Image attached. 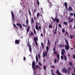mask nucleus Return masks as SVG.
<instances>
[{"label":"nucleus","instance_id":"obj_33","mask_svg":"<svg viewBox=\"0 0 75 75\" xmlns=\"http://www.w3.org/2000/svg\"><path fill=\"white\" fill-rule=\"evenodd\" d=\"M28 11L30 16H31V12H30V9H29Z\"/></svg>","mask_w":75,"mask_h":75},{"label":"nucleus","instance_id":"obj_18","mask_svg":"<svg viewBox=\"0 0 75 75\" xmlns=\"http://www.w3.org/2000/svg\"><path fill=\"white\" fill-rule=\"evenodd\" d=\"M36 62H38V56L37 55H36Z\"/></svg>","mask_w":75,"mask_h":75},{"label":"nucleus","instance_id":"obj_32","mask_svg":"<svg viewBox=\"0 0 75 75\" xmlns=\"http://www.w3.org/2000/svg\"><path fill=\"white\" fill-rule=\"evenodd\" d=\"M50 40H48V45L49 46L50 45Z\"/></svg>","mask_w":75,"mask_h":75},{"label":"nucleus","instance_id":"obj_11","mask_svg":"<svg viewBox=\"0 0 75 75\" xmlns=\"http://www.w3.org/2000/svg\"><path fill=\"white\" fill-rule=\"evenodd\" d=\"M32 67L34 68V66H35V62L33 61L32 62Z\"/></svg>","mask_w":75,"mask_h":75},{"label":"nucleus","instance_id":"obj_22","mask_svg":"<svg viewBox=\"0 0 75 75\" xmlns=\"http://www.w3.org/2000/svg\"><path fill=\"white\" fill-rule=\"evenodd\" d=\"M69 65H70V66H72L73 65V64L71 62H69Z\"/></svg>","mask_w":75,"mask_h":75},{"label":"nucleus","instance_id":"obj_41","mask_svg":"<svg viewBox=\"0 0 75 75\" xmlns=\"http://www.w3.org/2000/svg\"><path fill=\"white\" fill-rule=\"evenodd\" d=\"M13 25L14 27H15L16 28H18L17 27V26H16V25H15V24H13Z\"/></svg>","mask_w":75,"mask_h":75},{"label":"nucleus","instance_id":"obj_30","mask_svg":"<svg viewBox=\"0 0 75 75\" xmlns=\"http://www.w3.org/2000/svg\"><path fill=\"white\" fill-rule=\"evenodd\" d=\"M49 28H52V26L51 25H50L49 26Z\"/></svg>","mask_w":75,"mask_h":75},{"label":"nucleus","instance_id":"obj_58","mask_svg":"<svg viewBox=\"0 0 75 75\" xmlns=\"http://www.w3.org/2000/svg\"><path fill=\"white\" fill-rule=\"evenodd\" d=\"M51 68H55V66H51Z\"/></svg>","mask_w":75,"mask_h":75},{"label":"nucleus","instance_id":"obj_4","mask_svg":"<svg viewBox=\"0 0 75 75\" xmlns=\"http://www.w3.org/2000/svg\"><path fill=\"white\" fill-rule=\"evenodd\" d=\"M62 51L61 54L62 55H65V54H64V53H65V49H63L62 50Z\"/></svg>","mask_w":75,"mask_h":75},{"label":"nucleus","instance_id":"obj_35","mask_svg":"<svg viewBox=\"0 0 75 75\" xmlns=\"http://www.w3.org/2000/svg\"><path fill=\"white\" fill-rule=\"evenodd\" d=\"M54 54L55 55H57V52H56V51H54Z\"/></svg>","mask_w":75,"mask_h":75},{"label":"nucleus","instance_id":"obj_1","mask_svg":"<svg viewBox=\"0 0 75 75\" xmlns=\"http://www.w3.org/2000/svg\"><path fill=\"white\" fill-rule=\"evenodd\" d=\"M28 43L27 45V46L29 48V50L30 52H32L31 51H32V48H31V45L30 44V42L29 41L28 42Z\"/></svg>","mask_w":75,"mask_h":75},{"label":"nucleus","instance_id":"obj_14","mask_svg":"<svg viewBox=\"0 0 75 75\" xmlns=\"http://www.w3.org/2000/svg\"><path fill=\"white\" fill-rule=\"evenodd\" d=\"M64 6H65V7H66V8L67 9V2H65L64 3Z\"/></svg>","mask_w":75,"mask_h":75},{"label":"nucleus","instance_id":"obj_54","mask_svg":"<svg viewBox=\"0 0 75 75\" xmlns=\"http://www.w3.org/2000/svg\"><path fill=\"white\" fill-rule=\"evenodd\" d=\"M68 20H71V16H69L68 18L67 19Z\"/></svg>","mask_w":75,"mask_h":75},{"label":"nucleus","instance_id":"obj_23","mask_svg":"<svg viewBox=\"0 0 75 75\" xmlns=\"http://www.w3.org/2000/svg\"><path fill=\"white\" fill-rule=\"evenodd\" d=\"M63 24H64V25H67V24H68V23L66 22H63Z\"/></svg>","mask_w":75,"mask_h":75},{"label":"nucleus","instance_id":"obj_48","mask_svg":"<svg viewBox=\"0 0 75 75\" xmlns=\"http://www.w3.org/2000/svg\"><path fill=\"white\" fill-rule=\"evenodd\" d=\"M43 56L44 57H45V54L44 52L43 53Z\"/></svg>","mask_w":75,"mask_h":75},{"label":"nucleus","instance_id":"obj_2","mask_svg":"<svg viewBox=\"0 0 75 75\" xmlns=\"http://www.w3.org/2000/svg\"><path fill=\"white\" fill-rule=\"evenodd\" d=\"M28 19H26V25H24V24H23L22 25L24 27H27V26H28Z\"/></svg>","mask_w":75,"mask_h":75},{"label":"nucleus","instance_id":"obj_52","mask_svg":"<svg viewBox=\"0 0 75 75\" xmlns=\"http://www.w3.org/2000/svg\"><path fill=\"white\" fill-rule=\"evenodd\" d=\"M38 63L39 65H40V66H41L42 65L41 63H40V62H39Z\"/></svg>","mask_w":75,"mask_h":75},{"label":"nucleus","instance_id":"obj_47","mask_svg":"<svg viewBox=\"0 0 75 75\" xmlns=\"http://www.w3.org/2000/svg\"><path fill=\"white\" fill-rule=\"evenodd\" d=\"M74 15V13H70V16H73Z\"/></svg>","mask_w":75,"mask_h":75},{"label":"nucleus","instance_id":"obj_45","mask_svg":"<svg viewBox=\"0 0 75 75\" xmlns=\"http://www.w3.org/2000/svg\"><path fill=\"white\" fill-rule=\"evenodd\" d=\"M35 42L36 44V46H37V44H38V43H37V41L35 40Z\"/></svg>","mask_w":75,"mask_h":75},{"label":"nucleus","instance_id":"obj_53","mask_svg":"<svg viewBox=\"0 0 75 75\" xmlns=\"http://www.w3.org/2000/svg\"><path fill=\"white\" fill-rule=\"evenodd\" d=\"M38 68L39 69H40V70H41V67H40V66H38Z\"/></svg>","mask_w":75,"mask_h":75},{"label":"nucleus","instance_id":"obj_25","mask_svg":"<svg viewBox=\"0 0 75 75\" xmlns=\"http://www.w3.org/2000/svg\"><path fill=\"white\" fill-rule=\"evenodd\" d=\"M34 22V19H33V18H32V21H31V24H33V23Z\"/></svg>","mask_w":75,"mask_h":75},{"label":"nucleus","instance_id":"obj_31","mask_svg":"<svg viewBox=\"0 0 75 75\" xmlns=\"http://www.w3.org/2000/svg\"><path fill=\"white\" fill-rule=\"evenodd\" d=\"M59 46L60 47H64V46L62 44H60Z\"/></svg>","mask_w":75,"mask_h":75},{"label":"nucleus","instance_id":"obj_61","mask_svg":"<svg viewBox=\"0 0 75 75\" xmlns=\"http://www.w3.org/2000/svg\"><path fill=\"white\" fill-rule=\"evenodd\" d=\"M34 19L35 20H36V17H35L34 16Z\"/></svg>","mask_w":75,"mask_h":75},{"label":"nucleus","instance_id":"obj_7","mask_svg":"<svg viewBox=\"0 0 75 75\" xmlns=\"http://www.w3.org/2000/svg\"><path fill=\"white\" fill-rule=\"evenodd\" d=\"M15 43L16 45H17V44H20V41L18 40H16L15 41Z\"/></svg>","mask_w":75,"mask_h":75},{"label":"nucleus","instance_id":"obj_27","mask_svg":"<svg viewBox=\"0 0 75 75\" xmlns=\"http://www.w3.org/2000/svg\"><path fill=\"white\" fill-rule=\"evenodd\" d=\"M30 36H32V35H34V33L32 32L30 34Z\"/></svg>","mask_w":75,"mask_h":75},{"label":"nucleus","instance_id":"obj_17","mask_svg":"<svg viewBox=\"0 0 75 75\" xmlns=\"http://www.w3.org/2000/svg\"><path fill=\"white\" fill-rule=\"evenodd\" d=\"M30 26H28L27 28V33H28V31H29V29H30Z\"/></svg>","mask_w":75,"mask_h":75},{"label":"nucleus","instance_id":"obj_50","mask_svg":"<svg viewBox=\"0 0 75 75\" xmlns=\"http://www.w3.org/2000/svg\"><path fill=\"white\" fill-rule=\"evenodd\" d=\"M54 62L55 64H56L57 62V59H55L54 60Z\"/></svg>","mask_w":75,"mask_h":75},{"label":"nucleus","instance_id":"obj_56","mask_svg":"<svg viewBox=\"0 0 75 75\" xmlns=\"http://www.w3.org/2000/svg\"><path fill=\"white\" fill-rule=\"evenodd\" d=\"M23 60L24 61H25V60H26V59H25V57H24Z\"/></svg>","mask_w":75,"mask_h":75},{"label":"nucleus","instance_id":"obj_9","mask_svg":"<svg viewBox=\"0 0 75 75\" xmlns=\"http://www.w3.org/2000/svg\"><path fill=\"white\" fill-rule=\"evenodd\" d=\"M55 21L58 24L59 23V19L58 18H57V17L55 18Z\"/></svg>","mask_w":75,"mask_h":75},{"label":"nucleus","instance_id":"obj_60","mask_svg":"<svg viewBox=\"0 0 75 75\" xmlns=\"http://www.w3.org/2000/svg\"><path fill=\"white\" fill-rule=\"evenodd\" d=\"M40 36L41 37H43V35H42V33H41Z\"/></svg>","mask_w":75,"mask_h":75},{"label":"nucleus","instance_id":"obj_42","mask_svg":"<svg viewBox=\"0 0 75 75\" xmlns=\"http://www.w3.org/2000/svg\"><path fill=\"white\" fill-rule=\"evenodd\" d=\"M70 38L71 39H72V38H73V37L72 36V35H70Z\"/></svg>","mask_w":75,"mask_h":75},{"label":"nucleus","instance_id":"obj_3","mask_svg":"<svg viewBox=\"0 0 75 75\" xmlns=\"http://www.w3.org/2000/svg\"><path fill=\"white\" fill-rule=\"evenodd\" d=\"M62 72H64L65 74H67L68 72V70L67 69H65V68H63V69H62Z\"/></svg>","mask_w":75,"mask_h":75},{"label":"nucleus","instance_id":"obj_21","mask_svg":"<svg viewBox=\"0 0 75 75\" xmlns=\"http://www.w3.org/2000/svg\"><path fill=\"white\" fill-rule=\"evenodd\" d=\"M40 14L39 13H38L37 15V18H38V17H39V16H40Z\"/></svg>","mask_w":75,"mask_h":75},{"label":"nucleus","instance_id":"obj_44","mask_svg":"<svg viewBox=\"0 0 75 75\" xmlns=\"http://www.w3.org/2000/svg\"><path fill=\"white\" fill-rule=\"evenodd\" d=\"M73 58H74V59L75 60V54L73 55Z\"/></svg>","mask_w":75,"mask_h":75},{"label":"nucleus","instance_id":"obj_16","mask_svg":"<svg viewBox=\"0 0 75 75\" xmlns=\"http://www.w3.org/2000/svg\"><path fill=\"white\" fill-rule=\"evenodd\" d=\"M73 19H71L70 20H69V23H72L73 22Z\"/></svg>","mask_w":75,"mask_h":75},{"label":"nucleus","instance_id":"obj_55","mask_svg":"<svg viewBox=\"0 0 75 75\" xmlns=\"http://www.w3.org/2000/svg\"><path fill=\"white\" fill-rule=\"evenodd\" d=\"M38 29H39V30H40V29H41V26H39Z\"/></svg>","mask_w":75,"mask_h":75},{"label":"nucleus","instance_id":"obj_40","mask_svg":"<svg viewBox=\"0 0 75 75\" xmlns=\"http://www.w3.org/2000/svg\"><path fill=\"white\" fill-rule=\"evenodd\" d=\"M43 32L44 34H45V33H46V31H45V30L44 29L43 30Z\"/></svg>","mask_w":75,"mask_h":75},{"label":"nucleus","instance_id":"obj_29","mask_svg":"<svg viewBox=\"0 0 75 75\" xmlns=\"http://www.w3.org/2000/svg\"><path fill=\"white\" fill-rule=\"evenodd\" d=\"M36 29H37V28H38V25H37V23H36V25L35 26Z\"/></svg>","mask_w":75,"mask_h":75},{"label":"nucleus","instance_id":"obj_28","mask_svg":"<svg viewBox=\"0 0 75 75\" xmlns=\"http://www.w3.org/2000/svg\"><path fill=\"white\" fill-rule=\"evenodd\" d=\"M64 58L65 61H67V58L66 56L65 55L64 56Z\"/></svg>","mask_w":75,"mask_h":75},{"label":"nucleus","instance_id":"obj_63","mask_svg":"<svg viewBox=\"0 0 75 75\" xmlns=\"http://www.w3.org/2000/svg\"><path fill=\"white\" fill-rule=\"evenodd\" d=\"M53 50L54 51H55V46L54 47L53 49Z\"/></svg>","mask_w":75,"mask_h":75},{"label":"nucleus","instance_id":"obj_8","mask_svg":"<svg viewBox=\"0 0 75 75\" xmlns=\"http://www.w3.org/2000/svg\"><path fill=\"white\" fill-rule=\"evenodd\" d=\"M65 47L66 48V50H68L69 49V45H66L65 46Z\"/></svg>","mask_w":75,"mask_h":75},{"label":"nucleus","instance_id":"obj_15","mask_svg":"<svg viewBox=\"0 0 75 75\" xmlns=\"http://www.w3.org/2000/svg\"><path fill=\"white\" fill-rule=\"evenodd\" d=\"M55 31L54 32V34H56L57 33V26H56V29H55Z\"/></svg>","mask_w":75,"mask_h":75},{"label":"nucleus","instance_id":"obj_46","mask_svg":"<svg viewBox=\"0 0 75 75\" xmlns=\"http://www.w3.org/2000/svg\"><path fill=\"white\" fill-rule=\"evenodd\" d=\"M58 26L59 27H61V28H62V26H61V25L60 24H59Z\"/></svg>","mask_w":75,"mask_h":75},{"label":"nucleus","instance_id":"obj_39","mask_svg":"<svg viewBox=\"0 0 75 75\" xmlns=\"http://www.w3.org/2000/svg\"><path fill=\"white\" fill-rule=\"evenodd\" d=\"M62 33H65V30H64V28L62 30Z\"/></svg>","mask_w":75,"mask_h":75},{"label":"nucleus","instance_id":"obj_43","mask_svg":"<svg viewBox=\"0 0 75 75\" xmlns=\"http://www.w3.org/2000/svg\"><path fill=\"white\" fill-rule=\"evenodd\" d=\"M51 18L52 19L53 21H54V22H55V19H54V18H53V17H51Z\"/></svg>","mask_w":75,"mask_h":75},{"label":"nucleus","instance_id":"obj_64","mask_svg":"<svg viewBox=\"0 0 75 75\" xmlns=\"http://www.w3.org/2000/svg\"><path fill=\"white\" fill-rule=\"evenodd\" d=\"M69 27L70 28H72V26H71V25H70Z\"/></svg>","mask_w":75,"mask_h":75},{"label":"nucleus","instance_id":"obj_19","mask_svg":"<svg viewBox=\"0 0 75 75\" xmlns=\"http://www.w3.org/2000/svg\"><path fill=\"white\" fill-rule=\"evenodd\" d=\"M71 68H72L71 67H69L68 69V71H70L71 70Z\"/></svg>","mask_w":75,"mask_h":75},{"label":"nucleus","instance_id":"obj_6","mask_svg":"<svg viewBox=\"0 0 75 75\" xmlns=\"http://www.w3.org/2000/svg\"><path fill=\"white\" fill-rule=\"evenodd\" d=\"M38 66L37 65H35V66H34V67H32V69H33V70H34L35 71V69L37 70V69L38 68Z\"/></svg>","mask_w":75,"mask_h":75},{"label":"nucleus","instance_id":"obj_20","mask_svg":"<svg viewBox=\"0 0 75 75\" xmlns=\"http://www.w3.org/2000/svg\"><path fill=\"white\" fill-rule=\"evenodd\" d=\"M57 74L58 75V74H60V72H59V70H57Z\"/></svg>","mask_w":75,"mask_h":75},{"label":"nucleus","instance_id":"obj_13","mask_svg":"<svg viewBox=\"0 0 75 75\" xmlns=\"http://www.w3.org/2000/svg\"><path fill=\"white\" fill-rule=\"evenodd\" d=\"M68 9L69 10V11H73V10L72 8V7H71V6L69 7L68 8Z\"/></svg>","mask_w":75,"mask_h":75},{"label":"nucleus","instance_id":"obj_59","mask_svg":"<svg viewBox=\"0 0 75 75\" xmlns=\"http://www.w3.org/2000/svg\"><path fill=\"white\" fill-rule=\"evenodd\" d=\"M61 58L62 59H63V56H62L61 57Z\"/></svg>","mask_w":75,"mask_h":75},{"label":"nucleus","instance_id":"obj_34","mask_svg":"<svg viewBox=\"0 0 75 75\" xmlns=\"http://www.w3.org/2000/svg\"><path fill=\"white\" fill-rule=\"evenodd\" d=\"M43 69H44V70H45V69H46V66L45 65L44 66Z\"/></svg>","mask_w":75,"mask_h":75},{"label":"nucleus","instance_id":"obj_38","mask_svg":"<svg viewBox=\"0 0 75 75\" xmlns=\"http://www.w3.org/2000/svg\"><path fill=\"white\" fill-rule=\"evenodd\" d=\"M45 56L46 57H47V52L46 51H45Z\"/></svg>","mask_w":75,"mask_h":75},{"label":"nucleus","instance_id":"obj_51","mask_svg":"<svg viewBox=\"0 0 75 75\" xmlns=\"http://www.w3.org/2000/svg\"><path fill=\"white\" fill-rule=\"evenodd\" d=\"M38 57L39 58H40V54H38Z\"/></svg>","mask_w":75,"mask_h":75},{"label":"nucleus","instance_id":"obj_24","mask_svg":"<svg viewBox=\"0 0 75 75\" xmlns=\"http://www.w3.org/2000/svg\"><path fill=\"white\" fill-rule=\"evenodd\" d=\"M65 40L67 44V45H69V43H68V41L66 40Z\"/></svg>","mask_w":75,"mask_h":75},{"label":"nucleus","instance_id":"obj_5","mask_svg":"<svg viewBox=\"0 0 75 75\" xmlns=\"http://www.w3.org/2000/svg\"><path fill=\"white\" fill-rule=\"evenodd\" d=\"M11 16L12 17V20H14V18H15V16H15L14 14V13H13V11H11Z\"/></svg>","mask_w":75,"mask_h":75},{"label":"nucleus","instance_id":"obj_49","mask_svg":"<svg viewBox=\"0 0 75 75\" xmlns=\"http://www.w3.org/2000/svg\"><path fill=\"white\" fill-rule=\"evenodd\" d=\"M67 35H68V33L67 32H66V33H65V36H66L67 35Z\"/></svg>","mask_w":75,"mask_h":75},{"label":"nucleus","instance_id":"obj_36","mask_svg":"<svg viewBox=\"0 0 75 75\" xmlns=\"http://www.w3.org/2000/svg\"><path fill=\"white\" fill-rule=\"evenodd\" d=\"M57 57L58 59H59V54H57Z\"/></svg>","mask_w":75,"mask_h":75},{"label":"nucleus","instance_id":"obj_37","mask_svg":"<svg viewBox=\"0 0 75 75\" xmlns=\"http://www.w3.org/2000/svg\"><path fill=\"white\" fill-rule=\"evenodd\" d=\"M37 4L38 5H40V3L39 2V1L37 0Z\"/></svg>","mask_w":75,"mask_h":75},{"label":"nucleus","instance_id":"obj_10","mask_svg":"<svg viewBox=\"0 0 75 75\" xmlns=\"http://www.w3.org/2000/svg\"><path fill=\"white\" fill-rule=\"evenodd\" d=\"M16 25H17V26H20V28H22V25H21V24L20 23H16Z\"/></svg>","mask_w":75,"mask_h":75},{"label":"nucleus","instance_id":"obj_26","mask_svg":"<svg viewBox=\"0 0 75 75\" xmlns=\"http://www.w3.org/2000/svg\"><path fill=\"white\" fill-rule=\"evenodd\" d=\"M46 50L47 51V52H48V50H49V48H48V46L46 47Z\"/></svg>","mask_w":75,"mask_h":75},{"label":"nucleus","instance_id":"obj_12","mask_svg":"<svg viewBox=\"0 0 75 75\" xmlns=\"http://www.w3.org/2000/svg\"><path fill=\"white\" fill-rule=\"evenodd\" d=\"M34 41H38V38H37V37H36V38L34 37Z\"/></svg>","mask_w":75,"mask_h":75},{"label":"nucleus","instance_id":"obj_57","mask_svg":"<svg viewBox=\"0 0 75 75\" xmlns=\"http://www.w3.org/2000/svg\"><path fill=\"white\" fill-rule=\"evenodd\" d=\"M41 44L42 47L44 46V44H43V43L42 42H41Z\"/></svg>","mask_w":75,"mask_h":75},{"label":"nucleus","instance_id":"obj_62","mask_svg":"<svg viewBox=\"0 0 75 75\" xmlns=\"http://www.w3.org/2000/svg\"><path fill=\"white\" fill-rule=\"evenodd\" d=\"M51 72H52L51 73H53L54 71H53V70L52 69L51 70Z\"/></svg>","mask_w":75,"mask_h":75}]
</instances>
